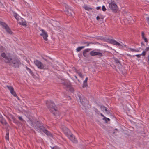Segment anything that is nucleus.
Masks as SVG:
<instances>
[{"instance_id": "f257e3e1", "label": "nucleus", "mask_w": 149, "mask_h": 149, "mask_svg": "<svg viewBox=\"0 0 149 149\" xmlns=\"http://www.w3.org/2000/svg\"><path fill=\"white\" fill-rule=\"evenodd\" d=\"M1 56L5 58L4 61L5 63L14 68H19L21 64L20 59L10 53H7L6 54L5 53L3 52L1 53Z\"/></svg>"}, {"instance_id": "f03ea898", "label": "nucleus", "mask_w": 149, "mask_h": 149, "mask_svg": "<svg viewBox=\"0 0 149 149\" xmlns=\"http://www.w3.org/2000/svg\"><path fill=\"white\" fill-rule=\"evenodd\" d=\"M46 104L50 112L54 116H56L58 113V111L57 110V108L54 103L47 100L46 102Z\"/></svg>"}, {"instance_id": "7ed1b4c3", "label": "nucleus", "mask_w": 149, "mask_h": 149, "mask_svg": "<svg viewBox=\"0 0 149 149\" xmlns=\"http://www.w3.org/2000/svg\"><path fill=\"white\" fill-rule=\"evenodd\" d=\"M77 98H79L80 100V102L82 105L85 107V109H86L87 105L88 104V101L85 97L81 94H78Z\"/></svg>"}, {"instance_id": "20e7f679", "label": "nucleus", "mask_w": 149, "mask_h": 149, "mask_svg": "<svg viewBox=\"0 0 149 149\" xmlns=\"http://www.w3.org/2000/svg\"><path fill=\"white\" fill-rule=\"evenodd\" d=\"M0 24L6 30V32L8 34L10 35H12L13 34V32L11 31L8 25L6 23L0 21Z\"/></svg>"}, {"instance_id": "39448f33", "label": "nucleus", "mask_w": 149, "mask_h": 149, "mask_svg": "<svg viewBox=\"0 0 149 149\" xmlns=\"http://www.w3.org/2000/svg\"><path fill=\"white\" fill-rule=\"evenodd\" d=\"M109 8L110 9L114 12H116L118 10L117 5L114 1L111 2L109 5Z\"/></svg>"}, {"instance_id": "423d86ee", "label": "nucleus", "mask_w": 149, "mask_h": 149, "mask_svg": "<svg viewBox=\"0 0 149 149\" xmlns=\"http://www.w3.org/2000/svg\"><path fill=\"white\" fill-rule=\"evenodd\" d=\"M61 128L63 131L64 134L67 137L71 133V132L68 128L66 127L64 125H62L61 126Z\"/></svg>"}, {"instance_id": "0eeeda50", "label": "nucleus", "mask_w": 149, "mask_h": 149, "mask_svg": "<svg viewBox=\"0 0 149 149\" xmlns=\"http://www.w3.org/2000/svg\"><path fill=\"white\" fill-rule=\"evenodd\" d=\"M35 65L38 68L43 69L44 68L43 64L40 61L37 60H35L34 61Z\"/></svg>"}, {"instance_id": "6e6552de", "label": "nucleus", "mask_w": 149, "mask_h": 149, "mask_svg": "<svg viewBox=\"0 0 149 149\" xmlns=\"http://www.w3.org/2000/svg\"><path fill=\"white\" fill-rule=\"evenodd\" d=\"M90 54L92 56H95L97 55L99 56V58L103 56L102 53L99 52H95L94 50H93L90 53Z\"/></svg>"}, {"instance_id": "1a4fd4ad", "label": "nucleus", "mask_w": 149, "mask_h": 149, "mask_svg": "<svg viewBox=\"0 0 149 149\" xmlns=\"http://www.w3.org/2000/svg\"><path fill=\"white\" fill-rule=\"evenodd\" d=\"M36 126L40 130H42L44 127L43 123L40 121L36 120L34 122Z\"/></svg>"}, {"instance_id": "9d476101", "label": "nucleus", "mask_w": 149, "mask_h": 149, "mask_svg": "<svg viewBox=\"0 0 149 149\" xmlns=\"http://www.w3.org/2000/svg\"><path fill=\"white\" fill-rule=\"evenodd\" d=\"M40 31L42 32V33L40 34V35L42 36L44 39L45 41L47 40V38L48 37V35L47 33L43 29H41Z\"/></svg>"}, {"instance_id": "9b49d317", "label": "nucleus", "mask_w": 149, "mask_h": 149, "mask_svg": "<svg viewBox=\"0 0 149 149\" xmlns=\"http://www.w3.org/2000/svg\"><path fill=\"white\" fill-rule=\"evenodd\" d=\"M6 87L10 91L11 93L14 96H17V95L14 91L13 87L11 86L7 85Z\"/></svg>"}, {"instance_id": "f8f14e48", "label": "nucleus", "mask_w": 149, "mask_h": 149, "mask_svg": "<svg viewBox=\"0 0 149 149\" xmlns=\"http://www.w3.org/2000/svg\"><path fill=\"white\" fill-rule=\"evenodd\" d=\"M68 137L74 143H76L77 142V140L75 138V136L72 133L69 135Z\"/></svg>"}, {"instance_id": "ddd939ff", "label": "nucleus", "mask_w": 149, "mask_h": 149, "mask_svg": "<svg viewBox=\"0 0 149 149\" xmlns=\"http://www.w3.org/2000/svg\"><path fill=\"white\" fill-rule=\"evenodd\" d=\"M109 43L111 44L117 45L118 46L120 47H122V45L113 39H110L109 40Z\"/></svg>"}, {"instance_id": "4468645a", "label": "nucleus", "mask_w": 149, "mask_h": 149, "mask_svg": "<svg viewBox=\"0 0 149 149\" xmlns=\"http://www.w3.org/2000/svg\"><path fill=\"white\" fill-rule=\"evenodd\" d=\"M65 12L68 16H72V14L74 13L72 10L69 8L65 11Z\"/></svg>"}, {"instance_id": "2eb2a0df", "label": "nucleus", "mask_w": 149, "mask_h": 149, "mask_svg": "<svg viewBox=\"0 0 149 149\" xmlns=\"http://www.w3.org/2000/svg\"><path fill=\"white\" fill-rule=\"evenodd\" d=\"M41 130L46 135L49 136L50 137L52 136H53L51 133L47 130L45 129L44 127L43 128V129Z\"/></svg>"}, {"instance_id": "dca6fc26", "label": "nucleus", "mask_w": 149, "mask_h": 149, "mask_svg": "<svg viewBox=\"0 0 149 149\" xmlns=\"http://www.w3.org/2000/svg\"><path fill=\"white\" fill-rule=\"evenodd\" d=\"M114 60L115 63H116V65L118 66V68H121L122 66V65L120 61L117 58H114Z\"/></svg>"}, {"instance_id": "f3484780", "label": "nucleus", "mask_w": 149, "mask_h": 149, "mask_svg": "<svg viewBox=\"0 0 149 149\" xmlns=\"http://www.w3.org/2000/svg\"><path fill=\"white\" fill-rule=\"evenodd\" d=\"M71 85V83L69 81L65 79V82L64 83V86H65L67 88H68L70 87Z\"/></svg>"}, {"instance_id": "a211bd4d", "label": "nucleus", "mask_w": 149, "mask_h": 149, "mask_svg": "<svg viewBox=\"0 0 149 149\" xmlns=\"http://www.w3.org/2000/svg\"><path fill=\"white\" fill-rule=\"evenodd\" d=\"M91 49H86L84 50L83 52V56L86 58L88 57V56L86 54V53L89 52Z\"/></svg>"}, {"instance_id": "6ab92c4d", "label": "nucleus", "mask_w": 149, "mask_h": 149, "mask_svg": "<svg viewBox=\"0 0 149 149\" xmlns=\"http://www.w3.org/2000/svg\"><path fill=\"white\" fill-rule=\"evenodd\" d=\"M21 21L19 22V23L20 24L23 25V26H26V23L25 21H24V20L23 19L21 18Z\"/></svg>"}, {"instance_id": "aec40b11", "label": "nucleus", "mask_w": 149, "mask_h": 149, "mask_svg": "<svg viewBox=\"0 0 149 149\" xmlns=\"http://www.w3.org/2000/svg\"><path fill=\"white\" fill-rule=\"evenodd\" d=\"M0 122L3 125H6L7 124V122L3 118L0 120Z\"/></svg>"}, {"instance_id": "412c9836", "label": "nucleus", "mask_w": 149, "mask_h": 149, "mask_svg": "<svg viewBox=\"0 0 149 149\" xmlns=\"http://www.w3.org/2000/svg\"><path fill=\"white\" fill-rule=\"evenodd\" d=\"M83 8L86 10H88V11H89L90 10H92L93 9V8L90 7L86 5H85L83 7Z\"/></svg>"}, {"instance_id": "4be33fe9", "label": "nucleus", "mask_w": 149, "mask_h": 149, "mask_svg": "<svg viewBox=\"0 0 149 149\" xmlns=\"http://www.w3.org/2000/svg\"><path fill=\"white\" fill-rule=\"evenodd\" d=\"M142 39H143L144 40V41L146 42H148V40L144 36V33L143 32H142Z\"/></svg>"}, {"instance_id": "5701e85b", "label": "nucleus", "mask_w": 149, "mask_h": 149, "mask_svg": "<svg viewBox=\"0 0 149 149\" xmlns=\"http://www.w3.org/2000/svg\"><path fill=\"white\" fill-rule=\"evenodd\" d=\"M93 44V43L90 42H82V44H85L86 45L85 46H88L91 44Z\"/></svg>"}, {"instance_id": "b1692460", "label": "nucleus", "mask_w": 149, "mask_h": 149, "mask_svg": "<svg viewBox=\"0 0 149 149\" xmlns=\"http://www.w3.org/2000/svg\"><path fill=\"white\" fill-rule=\"evenodd\" d=\"M14 17L18 20H19V18L20 17L16 13L13 12Z\"/></svg>"}, {"instance_id": "393cba45", "label": "nucleus", "mask_w": 149, "mask_h": 149, "mask_svg": "<svg viewBox=\"0 0 149 149\" xmlns=\"http://www.w3.org/2000/svg\"><path fill=\"white\" fill-rule=\"evenodd\" d=\"M85 47V46H81L80 47H78L77 49V52H79L82 49L84 48Z\"/></svg>"}, {"instance_id": "a878e982", "label": "nucleus", "mask_w": 149, "mask_h": 149, "mask_svg": "<svg viewBox=\"0 0 149 149\" xmlns=\"http://www.w3.org/2000/svg\"><path fill=\"white\" fill-rule=\"evenodd\" d=\"M9 131H8L6 132V136H5V139L6 140H9Z\"/></svg>"}, {"instance_id": "bb28decb", "label": "nucleus", "mask_w": 149, "mask_h": 149, "mask_svg": "<svg viewBox=\"0 0 149 149\" xmlns=\"http://www.w3.org/2000/svg\"><path fill=\"white\" fill-rule=\"evenodd\" d=\"M26 69L27 71H28L30 73V74H33V72L29 68L27 67L26 66Z\"/></svg>"}, {"instance_id": "cd10ccee", "label": "nucleus", "mask_w": 149, "mask_h": 149, "mask_svg": "<svg viewBox=\"0 0 149 149\" xmlns=\"http://www.w3.org/2000/svg\"><path fill=\"white\" fill-rule=\"evenodd\" d=\"M130 51H132L134 52H139V50L138 49H132L131 48H130L129 49Z\"/></svg>"}, {"instance_id": "c85d7f7f", "label": "nucleus", "mask_w": 149, "mask_h": 149, "mask_svg": "<svg viewBox=\"0 0 149 149\" xmlns=\"http://www.w3.org/2000/svg\"><path fill=\"white\" fill-rule=\"evenodd\" d=\"M103 119L105 120L106 123H107V121H109L110 120V119L109 118L106 117L103 118Z\"/></svg>"}, {"instance_id": "c756f323", "label": "nucleus", "mask_w": 149, "mask_h": 149, "mask_svg": "<svg viewBox=\"0 0 149 149\" xmlns=\"http://www.w3.org/2000/svg\"><path fill=\"white\" fill-rule=\"evenodd\" d=\"M100 108L101 109L103 110H104L105 111H107V108L104 106H100Z\"/></svg>"}, {"instance_id": "7c9ffc66", "label": "nucleus", "mask_w": 149, "mask_h": 149, "mask_svg": "<svg viewBox=\"0 0 149 149\" xmlns=\"http://www.w3.org/2000/svg\"><path fill=\"white\" fill-rule=\"evenodd\" d=\"M68 88H69V90L70 91L72 92H74V89L73 87L71 86V85L70 86V87H69Z\"/></svg>"}, {"instance_id": "2f4dec72", "label": "nucleus", "mask_w": 149, "mask_h": 149, "mask_svg": "<svg viewBox=\"0 0 149 149\" xmlns=\"http://www.w3.org/2000/svg\"><path fill=\"white\" fill-rule=\"evenodd\" d=\"M87 83L84 81L82 86L83 88H84L85 87H86L87 86Z\"/></svg>"}, {"instance_id": "473e14b6", "label": "nucleus", "mask_w": 149, "mask_h": 149, "mask_svg": "<svg viewBox=\"0 0 149 149\" xmlns=\"http://www.w3.org/2000/svg\"><path fill=\"white\" fill-rule=\"evenodd\" d=\"M76 72L78 74V75L80 77H81V78H83L84 77V76L82 74L81 72Z\"/></svg>"}, {"instance_id": "72a5a7b5", "label": "nucleus", "mask_w": 149, "mask_h": 149, "mask_svg": "<svg viewBox=\"0 0 149 149\" xmlns=\"http://www.w3.org/2000/svg\"><path fill=\"white\" fill-rule=\"evenodd\" d=\"M18 119L20 120L21 121H22V122H23L24 120H23V119L21 117V116H18Z\"/></svg>"}, {"instance_id": "f704fd0d", "label": "nucleus", "mask_w": 149, "mask_h": 149, "mask_svg": "<svg viewBox=\"0 0 149 149\" xmlns=\"http://www.w3.org/2000/svg\"><path fill=\"white\" fill-rule=\"evenodd\" d=\"M102 10L103 11H105L106 10V9L105 8V6H104L103 5L102 6Z\"/></svg>"}, {"instance_id": "c9c22d12", "label": "nucleus", "mask_w": 149, "mask_h": 149, "mask_svg": "<svg viewBox=\"0 0 149 149\" xmlns=\"http://www.w3.org/2000/svg\"><path fill=\"white\" fill-rule=\"evenodd\" d=\"M146 52L145 51H143L142 53L141 54V55L142 56H145L146 54Z\"/></svg>"}, {"instance_id": "e433bc0d", "label": "nucleus", "mask_w": 149, "mask_h": 149, "mask_svg": "<svg viewBox=\"0 0 149 149\" xmlns=\"http://www.w3.org/2000/svg\"><path fill=\"white\" fill-rule=\"evenodd\" d=\"M145 51H146V52L149 51V47H148L146 48L145 49Z\"/></svg>"}, {"instance_id": "4c0bfd02", "label": "nucleus", "mask_w": 149, "mask_h": 149, "mask_svg": "<svg viewBox=\"0 0 149 149\" xmlns=\"http://www.w3.org/2000/svg\"><path fill=\"white\" fill-rule=\"evenodd\" d=\"M141 54H137L136 55H135L134 56H136L138 58H140L141 57Z\"/></svg>"}, {"instance_id": "58836bf2", "label": "nucleus", "mask_w": 149, "mask_h": 149, "mask_svg": "<svg viewBox=\"0 0 149 149\" xmlns=\"http://www.w3.org/2000/svg\"><path fill=\"white\" fill-rule=\"evenodd\" d=\"M61 83L63 85H64V83L65 82V80H61Z\"/></svg>"}, {"instance_id": "ea45409f", "label": "nucleus", "mask_w": 149, "mask_h": 149, "mask_svg": "<svg viewBox=\"0 0 149 149\" xmlns=\"http://www.w3.org/2000/svg\"><path fill=\"white\" fill-rule=\"evenodd\" d=\"M147 23L149 24V17L146 18Z\"/></svg>"}, {"instance_id": "a19ab883", "label": "nucleus", "mask_w": 149, "mask_h": 149, "mask_svg": "<svg viewBox=\"0 0 149 149\" xmlns=\"http://www.w3.org/2000/svg\"><path fill=\"white\" fill-rule=\"evenodd\" d=\"M147 58L148 59V61H147L149 65V55H148V57H147Z\"/></svg>"}, {"instance_id": "79ce46f5", "label": "nucleus", "mask_w": 149, "mask_h": 149, "mask_svg": "<svg viewBox=\"0 0 149 149\" xmlns=\"http://www.w3.org/2000/svg\"><path fill=\"white\" fill-rule=\"evenodd\" d=\"M100 18L99 16H97L96 17V19L97 20H99L100 19Z\"/></svg>"}, {"instance_id": "37998d69", "label": "nucleus", "mask_w": 149, "mask_h": 149, "mask_svg": "<svg viewBox=\"0 0 149 149\" xmlns=\"http://www.w3.org/2000/svg\"><path fill=\"white\" fill-rule=\"evenodd\" d=\"M88 79V77H86V79H85V80L84 81V82H87Z\"/></svg>"}, {"instance_id": "c03bdc74", "label": "nucleus", "mask_w": 149, "mask_h": 149, "mask_svg": "<svg viewBox=\"0 0 149 149\" xmlns=\"http://www.w3.org/2000/svg\"><path fill=\"white\" fill-rule=\"evenodd\" d=\"M127 56H130V57H132V56L134 57V56H131L130 54H127Z\"/></svg>"}, {"instance_id": "a18cd8bd", "label": "nucleus", "mask_w": 149, "mask_h": 149, "mask_svg": "<svg viewBox=\"0 0 149 149\" xmlns=\"http://www.w3.org/2000/svg\"><path fill=\"white\" fill-rule=\"evenodd\" d=\"M101 8V7H96V9L97 10H100V9Z\"/></svg>"}, {"instance_id": "49530a36", "label": "nucleus", "mask_w": 149, "mask_h": 149, "mask_svg": "<svg viewBox=\"0 0 149 149\" xmlns=\"http://www.w3.org/2000/svg\"><path fill=\"white\" fill-rule=\"evenodd\" d=\"M106 112L107 114H109L110 113V111L108 110H107V111H106Z\"/></svg>"}, {"instance_id": "de8ad7c7", "label": "nucleus", "mask_w": 149, "mask_h": 149, "mask_svg": "<svg viewBox=\"0 0 149 149\" xmlns=\"http://www.w3.org/2000/svg\"><path fill=\"white\" fill-rule=\"evenodd\" d=\"M42 58L44 60H45V61H47V62H48V61L47 60V59H46V58H44V57H42Z\"/></svg>"}, {"instance_id": "09e8293b", "label": "nucleus", "mask_w": 149, "mask_h": 149, "mask_svg": "<svg viewBox=\"0 0 149 149\" xmlns=\"http://www.w3.org/2000/svg\"><path fill=\"white\" fill-rule=\"evenodd\" d=\"M3 118V116H2V115H1V114L0 113V120L2 118Z\"/></svg>"}, {"instance_id": "8fccbe9b", "label": "nucleus", "mask_w": 149, "mask_h": 149, "mask_svg": "<svg viewBox=\"0 0 149 149\" xmlns=\"http://www.w3.org/2000/svg\"><path fill=\"white\" fill-rule=\"evenodd\" d=\"M141 46H142L143 45H144V44L143 42H142L141 43Z\"/></svg>"}, {"instance_id": "3c124183", "label": "nucleus", "mask_w": 149, "mask_h": 149, "mask_svg": "<svg viewBox=\"0 0 149 149\" xmlns=\"http://www.w3.org/2000/svg\"><path fill=\"white\" fill-rule=\"evenodd\" d=\"M100 115H101V116H102V117H103L104 118L105 117L102 114V113H100Z\"/></svg>"}, {"instance_id": "603ef678", "label": "nucleus", "mask_w": 149, "mask_h": 149, "mask_svg": "<svg viewBox=\"0 0 149 149\" xmlns=\"http://www.w3.org/2000/svg\"><path fill=\"white\" fill-rule=\"evenodd\" d=\"M15 97H17V99L18 100H19L20 99L17 96H15Z\"/></svg>"}, {"instance_id": "864d4df0", "label": "nucleus", "mask_w": 149, "mask_h": 149, "mask_svg": "<svg viewBox=\"0 0 149 149\" xmlns=\"http://www.w3.org/2000/svg\"><path fill=\"white\" fill-rule=\"evenodd\" d=\"M29 121L30 122H31V123L32 124V121H31V120H29Z\"/></svg>"}, {"instance_id": "5fc2aeb1", "label": "nucleus", "mask_w": 149, "mask_h": 149, "mask_svg": "<svg viewBox=\"0 0 149 149\" xmlns=\"http://www.w3.org/2000/svg\"><path fill=\"white\" fill-rule=\"evenodd\" d=\"M75 78H76V79H77V77L76 76H75Z\"/></svg>"}, {"instance_id": "6e6d98bb", "label": "nucleus", "mask_w": 149, "mask_h": 149, "mask_svg": "<svg viewBox=\"0 0 149 149\" xmlns=\"http://www.w3.org/2000/svg\"><path fill=\"white\" fill-rule=\"evenodd\" d=\"M54 147H53L52 149H54Z\"/></svg>"}, {"instance_id": "4d7b16f0", "label": "nucleus", "mask_w": 149, "mask_h": 149, "mask_svg": "<svg viewBox=\"0 0 149 149\" xmlns=\"http://www.w3.org/2000/svg\"><path fill=\"white\" fill-rule=\"evenodd\" d=\"M115 130H117V129H115Z\"/></svg>"}, {"instance_id": "13d9d810", "label": "nucleus", "mask_w": 149, "mask_h": 149, "mask_svg": "<svg viewBox=\"0 0 149 149\" xmlns=\"http://www.w3.org/2000/svg\"><path fill=\"white\" fill-rule=\"evenodd\" d=\"M16 121L17 122V120H16Z\"/></svg>"}]
</instances>
